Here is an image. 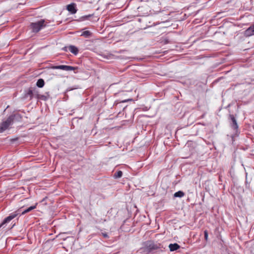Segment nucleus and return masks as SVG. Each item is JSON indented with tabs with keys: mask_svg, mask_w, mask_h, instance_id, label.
<instances>
[{
	"mask_svg": "<svg viewBox=\"0 0 254 254\" xmlns=\"http://www.w3.org/2000/svg\"><path fill=\"white\" fill-rule=\"evenodd\" d=\"M230 119L231 121V122L230 123V126L231 128L234 130L235 134H237L238 132L239 127L237 121L233 115H230Z\"/></svg>",
	"mask_w": 254,
	"mask_h": 254,
	"instance_id": "39448f33",
	"label": "nucleus"
},
{
	"mask_svg": "<svg viewBox=\"0 0 254 254\" xmlns=\"http://www.w3.org/2000/svg\"><path fill=\"white\" fill-rule=\"evenodd\" d=\"M163 248L162 245L159 243L152 241H147L144 243V246L141 249V250L146 254H149L152 251L161 249Z\"/></svg>",
	"mask_w": 254,
	"mask_h": 254,
	"instance_id": "f257e3e1",
	"label": "nucleus"
},
{
	"mask_svg": "<svg viewBox=\"0 0 254 254\" xmlns=\"http://www.w3.org/2000/svg\"><path fill=\"white\" fill-rule=\"evenodd\" d=\"M131 100H131V99H128V100H125V101H123V102H127V101H131Z\"/></svg>",
	"mask_w": 254,
	"mask_h": 254,
	"instance_id": "412c9836",
	"label": "nucleus"
},
{
	"mask_svg": "<svg viewBox=\"0 0 254 254\" xmlns=\"http://www.w3.org/2000/svg\"><path fill=\"white\" fill-rule=\"evenodd\" d=\"M45 97L44 96H42V99H44Z\"/></svg>",
	"mask_w": 254,
	"mask_h": 254,
	"instance_id": "4be33fe9",
	"label": "nucleus"
},
{
	"mask_svg": "<svg viewBox=\"0 0 254 254\" xmlns=\"http://www.w3.org/2000/svg\"><path fill=\"white\" fill-rule=\"evenodd\" d=\"M15 115L9 116L8 118L3 121L0 126V133L6 130L13 123Z\"/></svg>",
	"mask_w": 254,
	"mask_h": 254,
	"instance_id": "7ed1b4c3",
	"label": "nucleus"
},
{
	"mask_svg": "<svg viewBox=\"0 0 254 254\" xmlns=\"http://www.w3.org/2000/svg\"><path fill=\"white\" fill-rule=\"evenodd\" d=\"M18 215L17 212H13L6 217L3 221V222L0 224V228L2 227L4 224L9 223L12 219L16 217Z\"/></svg>",
	"mask_w": 254,
	"mask_h": 254,
	"instance_id": "423d86ee",
	"label": "nucleus"
},
{
	"mask_svg": "<svg viewBox=\"0 0 254 254\" xmlns=\"http://www.w3.org/2000/svg\"><path fill=\"white\" fill-rule=\"evenodd\" d=\"M92 16V14H89V15H84V16H82L81 17V19H82V20H87L89 17H90Z\"/></svg>",
	"mask_w": 254,
	"mask_h": 254,
	"instance_id": "f3484780",
	"label": "nucleus"
},
{
	"mask_svg": "<svg viewBox=\"0 0 254 254\" xmlns=\"http://www.w3.org/2000/svg\"><path fill=\"white\" fill-rule=\"evenodd\" d=\"M123 172L121 171H118L116 172L114 175V178L115 179H119L122 177Z\"/></svg>",
	"mask_w": 254,
	"mask_h": 254,
	"instance_id": "dca6fc26",
	"label": "nucleus"
},
{
	"mask_svg": "<svg viewBox=\"0 0 254 254\" xmlns=\"http://www.w3.org/2000/svg\"><path fill=\"white\" fill-rule=\"evenodd\" d=\"M101 234L105 238H109V236H108L107 233H102Z\"/></svg>",
	"mask_w": 254,
	"mask_h": 254,
	"instance_id": "6ab92c4d",
	"label": "nucleus"
},
{
	"mask_svg": "<svg viewBox=\"0 0 254 254\" xmlns=\"http://www.w3.org/2000/svg\"><path fill=\"white\" fill-rule=\"evenodd\" d=\"M46 26L45 20L41 19L36 22H32L30 24V28L34 33L38 32L41 29Z\"/></svg>",
	"mask_w": 254,
	"mask_h": 254,
	"instance_id": "f03ea898",
	"label": "nucleus"
},
{
	"mask_svg": "<svg viewBox=\"0 0 254 254\" xmlns=\"http://www.w3.org/2000/svg\"><path fill=\"white\" fill-rule=\"evenodd\" d=\"M92 35V33L89 31H83L82 34H81V36H83L85 38H89Z\"/></svg>",
	"mask_w": 254,
	"mask_h": 254,
	"instance_id": "2eb2a0df",
	"label": "nucleus"
},
{
	"mask_svg": "<svg viewBox=\"0 0 254 254\" xmlns=\"http://www.w3.org/2000/svg\"><path fill=\"white\" fill-rule=\"evenodd\" d=\"M44 85H45V81L42 78L38 79V81H37L36 85L39 88H42L44 86Z\"/></svg>",
	"mask_w": 254,
	"mask_h": 254,
	"instance_id": "ddd939ff",
	"label": "nucleus"
},
{
	"mask_svg": "<svg viewBox=\"0 0 254 254\" xmlns=\"http://www.w3.org/2000/svg\"><path fill=\"white\" fill-rule=\"evenodd\" d=\"M244 35L246 37H250L251 36L254 35V24L251 25L245 31Z\"/></svg>",
	"mask_w": 254,
	"mask_h": 254,
	"instance_id": "0eeeda50",
	"label": "nucleus"
},
{
	"mask_svg": "<svg viewBox=\"0 0 254 254\" xmlns=\"http://www.w3.org/2000/svg\"><path fill=\"white\" fill-rule=\"evenodd\" d=\"M204 239L206 241H208V234L207 230L204 231Z\"/></svg>",
	"mask_w": 254,
	"mask_h": 254,
	"instance_id": "a211bd4d",
	"label": "nucleus"
},
{
	"mask_svg": "<svg viewBox=\"0 0 254 254\" xmlns=\"http://www.w3.org/2000/svg\"><path fill=\"white\" fill-rule=\"evenodd\" d=\"M37 203H36L35 204V205H33V206H31L28 208H27V209H25L22 213H21V214L22 215H24L25 214V213H28L31 211H32V210L35 209L36 208V206H37Z\"/></svg>",
	"mask_w": 254,
	"mask_h": 254,
	"instance_id": "f8f14e48",
	"label": "nucleus"
},
{
	"mask_svg": "<svg viewBox=\"0 0 254 254\" xmlns=\"http://www.w3.org/2000/svg\"><path fill=\"white\" fill-rule=\"evenodd\" d=\"M68 50L74 55H77L78 53V49L75 46L70 45L68 46Z\"/></svg>",
	"mask_w": 254,
	"mask_h": 254,
	"instance_id": "1a4fd4ad",
	"label": "nucleus"
},
{
	"mask_svg": "<svg viewBox=\"0 0 254 254\" xmlns=\"http://www.w3.org/2000/svg\"><path fill=\"white\" fill-rule=\"evenodd\" d=\"M169 248L170 251L173 252L178 250L180 248V246L177 243L170 244L169 245Z\"/></svg>",
	"mask_w": 254,
	"mask_h": 254,
	"instance_id": "9d476101",
	"label": "nucleus"
},
{
	"mask_svg": "<svg viewBox=\"0 0 254 254\" xmlns=\"http://www.w3.org/2000/svg\"><path fill=\"white\" fill-rule=\"evenodd\" d=\"M34 96V92L33 89L31 88H29L27 92L25 93V97L27 98L28 97H30V99H32Z\"/></svg>",
	"mask_w": 254,
	"mask_h": 254,
	"instance_id": "9b49d317",
	"label": "nucleus"
},
{
	"mask_svg": "<svg viewBox=\"0 0 254 254\" xmlns=\"http://www.w3.org/2000/svg\"><path fill=\"white\" fill-rule=\"evenodd\" d=\"M67 9L71 14H74L76 12L77 9H76L75 4L74 3H71L67 5Z\"/></svg>",
	"mask_w": 254,
	"mask_h": 254,
	"instance_id": "6e6552de",
	"label": "nucleus"
},
{
	"mask_svg": "<svg viewBox=\"0 0 254 254\" xmlns=\"http://www.w3.org/2000/svg\"><path fill=\"white\" fill-rule=\"evenodd\" d=\"M62 50L65 52H67L68 50V47H64L62 48Z\"/></svg>",
	"mask_w": 254,
	"mask_h": 254,
	"instance_id": "aec40b11",
	"label": "nucleus"
},
{
	"mask_svg": "<svg viewBox=\"0 0 254 254\" xmlns=\"http://www.w3.org/2000/svg\"><path fill=\"white\" fill-rule=\"evenodd\" d=\"M51 68L54 69H62L65 71L75 70L78 69L77 67H74L66 65L53 66Z\"/></svg>",
	"mask_w": 254,
	"mask_h": 254,
	"instance_id": "20e7f679",
	"label": "nucleus"
},
{
	"mask_svg": "<svg viewBox=\"0 0 254 254\" xmlns=\"http://www.w3.org/2000/svg\"><path fill=\"white\" fill-rule=\"evenodd\" d=\"M184 195H185V193L181 190H179V191L175 192L174 194V196L175 197H182Z\"/></svg>",
	"mask_w": 254,
	"mask_h": 254,
	"instance_id": "4468645a",
	"label": "nucleus"
}]
</instances>
